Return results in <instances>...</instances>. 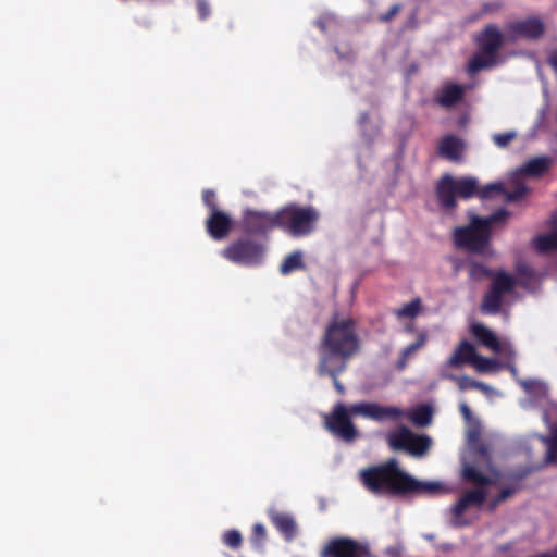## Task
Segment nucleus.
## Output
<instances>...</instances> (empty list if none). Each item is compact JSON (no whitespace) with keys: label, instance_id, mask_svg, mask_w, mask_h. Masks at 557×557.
<instances>
[{"label":"nucleus","instance_id":"obj_1","mask_svg":"<svg viewBox=\"0 0 557 557\" xmlns=\"http://www.w3.org/2000/svg\"><path fill=\"white\" fill-rule=\"evenodd\" d=\"M363 485L372 493L399 497L431 496L444 491L438 482H424L403 471L396 459L361 470Z\"/></svg>","mask_w":557,"mask_h":557},{"label":"nucleus","instance_id":"obj_2","mask_svg":"<svg viewBox=\"0 0 557 557\" xmlns=\"http://www.w3.org/2000/svg\"><path fill=\"white\" fill-rule=\"evenodd\" d=\"M361 341L352 318L333 319L325 326L319 343V361L333 373L346 371L348 362L359 354Z\"/></svg>","mask_w":557,"mask_h":557},{"label":"nucleus","instance_id":"obj_3","mask_svg":"<svg viewBox=\"0 0 557 557\" xmlns=\"http://www.w3.org/2000/svg\"><path fill=\"white\" fill-rule=\"evenodd\" d=\"M404 414V410L398 407L381 406L372 401L352 404L349 408L338 403L330 414L324 416V426L341 440L352 442L358 437V430L351 421V416H362L376 422H384L397 421Z\"/></svg>","mask_w":557,"mask_h":557},{"label":"nucleus","instance_id":"obj_4","mask_svg":"<svg viewBox=\"0 0 557 557\" xmlns=\"http://www.w3.org/2000/svg\"><path fill=\"white\" fill-rule=\"evenodd\" d=\"M507 214L504 209H499L486 218L471 214L468 225L454 230V245L458 249L471 253L485 255L491 245L493 223L504 220Z\"/></svg>","mask_w":557,"mask_h":557},{"label":"nucleus","instance_id":"obj_5","mask_svg":"<svg viewBox=\"0 0 557 557\" xmlns=\"http://www.w3.org/2000/svg\"><path fill=\"white\" fill-rule=\"evenodd\" d=\"M276 218L280 230L293 237H304L315 230L320 213L312 206L288 203L277 210Z\"/></svg>","mask_w":557,"mask_h":557},{"label":"nucleus","instance_id":"obj_6","mask_svg":"<svg viewBox=\"0 0 557 557\" xmlns=\"http://www.w3.org/2000/svg\"><path fill=\"white\" fill-rule=\"evenodd\" d=\"M475 41L479 51L469 61L470 74L493 67L498 63V51L504 45V36L496 24H487L476 36Z\"/></svg>","mask_w":557,"mask_h":557},{"label":"nucleus","instance_id":"obj_7","mask_svg":"<svg viewBox=\"0 0 557 557\" xmlns=\"http://www.w3.org/2000/svg\"><path fill=\"white\" fill-rule=\"evenodd\" d=\"M221 256L236 264L255 267L262 263L264 246L255 239L239 237L227 245Z\"/></svg>","mask_w":557,"mask_h":557},{"label":"nucleus","instance_id":"obj_8","mask_svg":"<svg viewBox=\"0 0 557 557\" xmlns=\"http://www.w3.org/2000/svg\"><path fill=\"white\" fill-rule=\"evenodd\" d=\"M387 444L394 451H406L413 457L424 456L432 444L430 436L425 434H416L405 425L387 434Z\"/></svg>","mask_w":557,"mask_h":557},{"label":"nucleus","instance_id":"obj_9","mask_svg":"<svg viewBox=\"0 0 557 557\" xmlns=\"http://www.w3.org/2000/svg\"><path fill=\"white\" fill-rule=\"evenodd\" d=\"M320 557H370V550L367 544L350 537L338 536L325 544Z\"/></svg>","mask_w":557,"mask_h":557},{"label":"nucleus","instance_id":"obj_10","mask_svg":"<svg viewBox=\"0 0 557 557\" xmlns=\"http://www.w3.org/2000/svg\"><path fill=\"white\" fill-rule=\"evenodd\" d=\"M277 211L267 212L255 209H246L242 219V228L249 235H264L268 232L278 228Z\"/></svg>","mask_w":557,"mask_h":557},{"label":"nucleus","instance_id":"obj_11","mask_svg":"<svg viewBox=\"0 0 557 557\" xmlns=\"http://www.w3.org/2000/svg\"><path fill=\"white\" fill-rule=\"evenodd\" d=\"M506 28L511 39L523 38L528 40H537L545 33V25L537 16L510 22L507 24Z\"/></svg>","mask_w":557,"mask_h":557},{"label":"nucleus","instance_id":"obj_12","mask_svg":"<svg viewBox=\"0 0 557 557\" xmlns=\"http://www.w3.org/2000/svg\"><path fill=\"white\" fill-rule=\"evenodd\" d=\"M487 496L486 488L476 487L466 491L457 503L451 506V515L456 527L466 525L462 521V515L469 507H480L483 505Z\"/></svg>","mask_w":557,"mask_h":557},{"label":"nucleus","instance_id":"obj_13","mask_svg":"<svg viewBox=\"0 0 557 557\" xmlns=\"http://www.w3.org/2000/svg\"><path fill=\"white\" fill-rule=\"evenodd\" d=\"M232 218L220 209L210 212L206 220V230L208 234L215 240H222L226 238L232 231Z\"/></svg>","mask_w":557,"mask_h":557},{"label":"nucleus","instance_id":"obj_14","mask_svg":"<svg viewBox=\"0 0 557 557\" xmlns=\"http://www.w3.org/2000/svg\"><path fill=\"white\" fill-rule=\"evenodd\" d=\"M455 185L456 178L449 174L444 175L436 185L437 200L440 205L447 210H451L457 206Z\"/></svg>","mask_w":557,"mask_h":557},{"label":"nucleus","instance_id":"obj_15","mask_svg":"<svg viewBox=\"0 0 557 557\" xmlns=\"http://www.w3.org/2000/svg\"><path fill=\"white\" fill-rule=\"evenodd\" d=\"M463 149V140L453 134L444 136L437 147L441 157L454 162L461 161Z\"/></svg>","mask_w":557,"mask_h":557},{"label":"nucleus","instance_id":"obj_16","mask_svg":"<svg viewBox=\"0 0 557 557\" xmlns=\"http://www.w3.org/2000/svg\"><path fill=\"white\" fill-rule=\"evenodd\" d=\"M465 96V88L458 84L445 85L435 96V102L446 109L453 108Z\"/></svg>","mask_w":557,"mask_h":557},{"label":"nucleus","instance_id":"obj_17","mask_svg":"<svg viewBox=\"0 0 557 557\" xmlns=\"http://www.w3.org/2000/svg\"><path fill=\"white\" fill-rule=\"evenodd\" d=\"M476 355L474 346L469 341L463 339L448 359L447 364L451 368H459L465 363L473 364Z\"/></svg>","mask_w":557,"mask_h":557},{"label":"nucleus","instance_id":"obj_18","mask_svg":"<svg viewBox=\"0 0 557 557\" xmlns=\"http://www.w3.org/2000/svg\"><path fill=\"white\" fill-rule=\"evenodd\" d=\"M271 521L286 541H292L296 536L297 525L292 516L275 512L271 516Z\"/></svg>","mask_w":557,"mask_h":557},{"label":"nucleus","instance_id":"obj_19","mask_svg":"<svg viewBox=\"0 0 557 557\" xmlns=\"http://www.w3.org/2000/svg\"><path fill=\"white\" fill-rule=\"evenodd\" d=\"M473 336L485 347L495 352H499L500 344L496 335L482 323H474L471 326Z\"/></svg>","mask_w":557,"mask_h":557},{"label":"nucleus","instance_id":"obj_20","mask_svg":"<svg viewBox=\"0 0 557 557\" xmlns=\"http://www.w3.org/2000/svg\"><path fill=\"white\" fill-rule=\"evenodd\" d=\"M426 341L428 334L421 332L414 343L408 345L400 351L396 362V369L403 371L407 367L409 359L425 345Z\"/></svg>","mask_w":557,"mask_h":557},{"label":"nucleus","instance_id":"obj_21","mask_svg":"<svg viewBox=\"0 0 557 557\" xmlns=\"http://www.w3.org/2000/svg\"><path fill=\"white\" fill-rule=\"evenodd\" d=\"M515 286L516 280L513 276L500 270L493 274L490 289L504 296L505 294L511 293Z\"/></svg>","mask_w":557,"mask_h":557},{"label":"nucleus","instance_id":"obj_22","mask_svg":"<svg viewBox=\"0 0 557 557\" xmlns=\"http://www.w3.org/2000/svg\"><path fill=\"white\" fill-rule=\"evenodd\" d=\"M552 160L547 157H537L529 160L521 168L522 173L528 176L537 177L543 175L550 166Z\"/></svg>","mask_w":557,"mask_h":557},{"label":"nucleus","instance_id":"obj_23","mask_svg":"<svg viewBox=\"0 0 557 557\" xmlns=\"http://www.w3.org/2000/svg\"><path fill=\"white\" fill-rule=\"evenodd\" d=\"M306 268V264L302 260V252L299 250L293 251L292 253L287 255L281 267L280 272L283 275H287L296 270H302Z\"/></svg>","mask_w":557,"mask_h":557},{"label":"nucleus","instance_id":"obj_24","mask_svg":"<svg viewBox=\"0 0 557 557\" xmlns=\"http://www.w3.org/2000/svg\"><path fill=\"white\" fill-rule=\"evenodd\" d=\"M503 306V295L488 289V292L484 295L481 311L488 314H496L500 311Z\"/></svg>","mask_w":557,"mask_h":557},{"label":"nucleus","instance_id":"obj_25","mask_svg":"<svg viewBox=\"0 0 557 557\" xmlns=\"http://www.w3.org/2000/svg\"><path fill=\"white\" fill-rule=\"evenodd\" d=\"M433 418V409L430 405H420L414 408L410 414V421L417 426H428L431 424Z\"/></svg>","mask_w":557,"mask_h":557},{"label":"nucleus","instance_id":"obj_26","mask_svg":"<svg viewBox=\"0 0 557 557\" xmlns=\"http://www.w3.org/2000/svg\"><path fill=\"white\" fill-rule=\"evenodd\" d=\"M457 196L462 199H469L476 195L478 181L474 177H460L456 180Z\"/></svg>","mask_w":557,"mask_h":557},{"label":"nucleus","instance_id":"obj_27","mask_svg":"<svg viewBox=\"0 0 557 557\" xmlns=\"http://www.w3.org/2000/svg\"><path fill=\"white\" fill-rule=\"evenodd\" d=\"M463 480L471 482L476 485V487L485 488L487 485L492 483L491 479L483 474L480 470H478L473 466H466L462 470Z\"/></svg>","mask_w":557,"mask_h":557},{"label":"nucleus","instance_id":"obj_28","mask_svg":"<svg viewBox=\"0 0 557 557\" xmlns=\"http://www.w3.org/2000/svg\"><path fill=\"white\" fill-rule=\"evenodd\" d=\"M447 377L449 380H451L453 382H455L461 392L471 389V388H475L481 392L488 391V386L485 383L475 381L468 375H459L458 376V375L450 374V375H447Z\"/></svg>","mask_w":557,"mask_h":557},{"label":"nucleus","instance_id":"obj_29","mask_svg":"<svg viewBox=\"0 0 557 557\" xmlns=\"http://www.w3.org/2000/svg\"><path fill=\"white\" fill-rule=\"evenodd\" d=\"M534 246L539 252H550L557 250V232L540 235L534 238Z\"/></svg>","mask_w":557,"mask_h":557},{"label":"nucleus","instance_id":"obj_30","mask_svg":"<svg viewBox=\"0 0 557 557\" xmlns=\"http://www.w3.org/2000/svg\"><path fill=\"white\" fill-rule=\"evenodd\" d=\"M547 445L546 461L549 463H557V423L552 428L548 437L544 438Z\"/></svg>","mask_w":557,"mask_h":557},{"label":"nucleus","instance_id":"obj_31","mask_svg":"<svg viewBox=\"0 0 557 557\" xmlns=\"http://www.w3.org/2000/svg\"><path fill=\"white\" fill-rule=\"evenodd\" d=\"M421 310V300L419 298L412 299L410 302L404 305L401 308L396 309L395 314L398 318H416Z\"/></svg>","mask_w":557,"mask_h":557},{"label":"nucleus","instance_id":"obj_32","mask_svg":"<svg viewBox=\"0 0 557 557\" xmlns=\"http://www.w3.org/2000/svg\"><path fill=\"white\" fill-rule=\"evenodd\" d=\"M505 193V187L503 183L496 182V183H490L482 188L478 187L476 195L482 199H490L494 197L495 195H502Z\"/></svg>","mask_w":557,"mask_h":557},{"label":"nucleus","instance_id":"obj_33","mask_svg":"<svg viewBox=\"0 0 557 557\" xmlns=\"http://www.w3.org/2000/svg\"><path fill=\"white\" fill-rule=\"evenodd\" d=\"M330 368H324L322 367V363H318L317 364V374L319 376H330L333 381V385L335 387V389L339 393V394H344L345 393V387L344 385L339 382L338 380V376L344 373L345 371H338L336 373H333L331 370H329Z\"/></svg>","mask_w":557,"mask_h":557},{"label":"nucleus","instance_id":"obj_34","mask_svg":"<svg viewBox=\"0 0 557 557\" xmlns=\"http://www.w3.org/2000/svg\"><path fill=\"white\" fill-rule=\"evenodd\" d=\"M473 364L479 372H488L498 368V361L493 358H487L476 355Z\"/></svg>","mask_w":557,"mask_h":557},{"label":"nucleus","instance_id":"obj_35","mask_svg":"<svg viewBox=\"0 0 557 557\" xmlns=\"http://www.w3.org/2000/svg\"><path fill=\"white\" fill-rule=\"evenodd\" d=\"M469 274L473 280H483L485 277H492L493 272L480 262H472L470 265Z\"/></svg>","mask_w":557,"mask_h":557},{"label":"nucleus","instance_id":"obj_36","mask_svg":"<svg viewBox=\"0 0 557 557\" xmlns=\"http://www.w3.org/2000/svg\"><path fill=\"white\" fill-rule=\"evenodd\" d=\"M468 443L471 448L475 449L478 454L481 456L487 455V447L480 440V432L478 430H472L468 434Z\"/></svg>","mask_w":557,"mask_h":557},{"label":"nucleus","instance_id":"obj_37","mask_svg":"<svg viewBox=\"0 0 557 557\" xmlns=\"http://www.w3.org/2000/svg\"><path fill=\"white\" fill-rule=\"evenodd\" d=\"M517 490L518 488L515 486H509L500 490L499 494L490 500V510H495L503 502L511 497L517 492Z\"/></svg>","mask_w":557,"mask_h":557},{"label":"nucleus","instance_id":"obj_38","mask_svg":"<svg viewBox=\"0 0 557 557\" xmlns=\"http://www.w3.org/2000/svg\"><path fill=\"white\" fill-rule=\"evenodd\" d=\"M223 543L231 548H238L243 543V536L237 530H228L223 534Z\"/></svg>","mask_w":557,"mask_h":557},{"label":"nucleus","instance_id":"obj_39","mask_svg":"<svg viewBox=\"0 0 557 557\" xmlns=\"http://www.w3.org/2000/svg\"><path fill=\"white\" fill-rule=\"evenodd\" d=\"M528 193V188L524 185H518L512 190L503 193L502 195H505V200L507 202H516L520 199H522Z\"/></svg>","mask_w":557,"mask_h":557},{"label":"nucleus","instance_id":"obj_40","mask_svg":"<svg viewBox=\"0 0 557 557\" xmlns=\"http://www.w3.org/2000/svg\"><path fill=\"white\" fill-rule=\"evenodd\" d=\"M202 201L210 212L219 209L215 200V191L212 189H205L202 191Z\"/></svg>","mask_w":557,"mask_h":557},{"label":"nucleus","instance_id":"obj_41","mask_svg":"<svg viewBox=\"0 0 557 557\" xmlns=\"http://www.w3.org/2000/svg\"><path fill=\"white\" fill-rule=\"evenodd\" d=\"M516 137V134L512 133V132H508V133H500V134H495L493 136V140L494 143L498 146V147H506L513 138Z\"/></svg>","mask_w":557,"mask_h":557},{"label":"nucleus","instance_id":"obj_42","mask_svg":"<svg viewBox=\"0 0 557 557\" xmlns=\"http://www.w3.org/2000/svg\"><path fill=\"white\" fill-rule=\"evenodd\" d=\"M267 536V530L263 524L256 523L252 528V540L256 542L264 541Z\"/></svg>","mask_w":557,"mask_h":557},{"label":"nucleus","instance_id":"obj_43","mask_svg":"<svg viewBox=\"0 0 557 557\" xmlns=\"http://www.w3.org/2000/svg\"><path fill=\"white\" fill-rule=\"evenodd\" d=\"M197 11L201 20H206L210 15V5L206 0H197Z\"/></svg>","mask_w":557,"mask_h":557},{"label":"nucleus","instance_id":"obj_44","mask_svg":"<svg viewBox=\"0 0 557 557\" xmlns=\"http://www.w3.org/2000/svg\"><path fill=\"white\" fill-rule=\"evenodd\" d=\"M400 9H401L400 4H394L389 8V10L386 13L380 15L379 20L381 22L392 21L396 16V14L400 11Z\"/></svg>","mask_w":557,"mask_h":557},{"label":"nucleus","instance_id":"obj_45","mask_svg":"<svg viewBox=\"0 0 557 557\" xmlns=\"http://www.w3.org/2000/svg\"><path fill=\"white\" fill-rule=\"evenodd\" d=\"M517 272L520 277L525 278L527 281H532L534 278V271L528 265L518 267Z\"/></svg>","mask_w":557,"mask_h":557},{"label":"nucleus","instance_id":"obj_46","mask_svg":"<svg viewBox=\"0 0 557 557\" xmlns=\"http://www.w3.org/2000/svg\"><path fill=\"white\" fill-rule=\"evenodd\" d=\"M459 411L465 420L469 421L472 417V412L467 403L462 401L459 404Z\"/></svg>","mask_w":557,"mask_h":557},{"label":"nucleus","instance_id":"obj_47","mask_svg":"<svg viewBox=\"0 0 557 557\" xmlns=\"http://www.w3.org/2000/svg\"><path fill=\"white\" fill-rule=\"evenodd\" d=\"M403 547L400 545L388 546L385 549V554L388 557H399L401 555Z\"/></svg>","mask_w":557,"mask_h":557},{"label":"nucleus","instance_id":"obj_48","mask_svg":"<svg viewBox=\"0 0 557 557\" xmlns=\"http://www.w3.org/2000/svg\"><path fill=\"white\" fill-rule=\"evenodd\" d=\"M500 8H502V3H499V2H494V3H484V5H483V11H484L485 13H487V12H494V11H498Z\"/></svg>","mask_w":557,"mask_h":557},{"label":"nucleus","instance_id":"obj_49","mask_svg":"<svg viewBox=\"0 0 557 557\" xmlns=\"http://www.w3.org/2000/svg\"><path fill=\"white\" fill-rule=\"evenodd\" d=\"M553 223L557 224V213L553 215Z\"/></svg>","mask_w":557,"mask_h":557},{"label":"nucleus","instance_id":"obj_50","mask_svg":"<svg viewBox=\"0 0 557 557\" xmlns=\"http://www.w3.org/2000/svg\"><path fill=\"white\" fill-rule=\"evenodd\" d=\"M368 119V114L367 113H363L362 116H361V120L362 121H366Z\"/></svg>","mask_w":557,"mask_h":557}]
</instances>
